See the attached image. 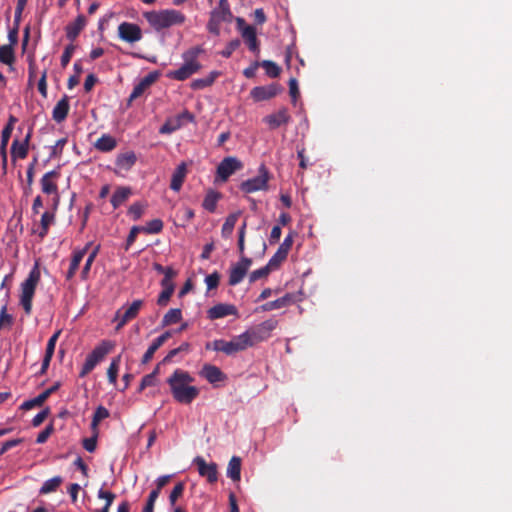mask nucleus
Masks as SVG:
<instances>
[{
    "instance_id": "nucleus-28",
    "label": "nucleus",
    "mask_w": 512,
    "mask_h": 512,
    "mask_svg": "<svg viewBox=\"0 0 512 512\" xmlns=\"http://www.w3.org/2000/svg\"><path fill=\"white\" fill-rule=\"evenodd\" d=\"M186 175H187V166H186L185 162H182L181 164H179L176 167L175 171L172 174L170 188L173 191L178 192L184 183Z\"/></svg>"
},
{
    "instance_id": "nucleus-55",
    "label": "nucleus",
    "mask_w": 512,
    "mask_h": 512,
    "mask_svg": "<svg viewBox=\"0 0 512 512\" xmlns=\"http://www.w3.org/2000/svg\"><path fill=\"white\" fill-rule=\"evenodd\" d=\"M54 431V426L53 424H49L43 431H41L37 438H36V443L37 444H43L47 441V439L50 437V435L53 433Z\"/></svg>"
},
{
    "instance_id": "nucleus-31",
    "label": "nucleus",
    "mask_w": 512,
    "mask_h": 512,
    "mask_svg": "<svg viewBox=\"0 0 512 512\" xmlns=\"http://www.w3.org/2000/svg\"><path fill=\"white\" fill-rule=\"evenodd\" d=\"M137 157L133 151L119 154L116 158L115 164L117 168L122 171H129L136 163Z\"/></svg>"
},
{
    "instance_id": "nucleus-51",
    "label": "nucleus",
    "mask_w": 512,
    "mask_h": 512,
    "mask_svg": "<svg viewBox=\"0 0 512 512\" xmlns=\"http://www.w3.org/2000/svg\"><path fill=\"white\" fill-rule=\"evenodd\" d=\"M75 49H76V46L73 44H69L65 47L64 52L61 56V66L62 67H66L68 65Z\"/></svg>"
},
{
    "instance_id": "nucleus-36",
    "label": "nucleus",
    "mask_w": 512,
    "mask_h": 512,
    "mask_svg": "<svg viewBox=\"0 0 512 512\" xmlns=\"http://www.w3.org/2000/svg\"><path fill=\"white\" fill-rule=\"evenodd\" d=\"M219 76V72L217 71H212L207 77L205 78H200V79H195L191 82V88L194 89V90H201V89H204L206 87H209L211 86L216 78Z\"/></svg>"
},
{
    "instance_id": "nucleus-23",
    "label": "nucleus",
    "mask_w": 512,
    "mask_h": 512,
    "mask_svg": "<svg viewBox=\"0 0 512 512\" xmlns=\"http://www.w3.org/2000/svg\"><path fill=\"white\" fill-rule=\"evenodd\" d=\"M291 117L286 108L280 109L278 112L270 114L264 118L265 123L269 125L271 129H276L281 125H285L290 121Z\"/></svg>"
},
{
    "instance_id": "nucleus-9",
    "label": "nucleus",
    "mask_w": 512,
    "mask_h": 512,
    "mask_svg": "<svg viewBox=\"0 0 512 512\" xmlns=\"http://www.w3.org/2000/svg\"><path fill=\"white\" fill-rule=\"evenodd\" d=\"M278 321L275 319H268L262 323L247 329L244 333L249 338L251 347L259 342L266 341L271 337V333L276 329Z\"/></svg>"
},
{
    "instance_id": "nucleus-48",
    "label": "nucleus",
    "mask_w": 512,
    "mask_h": 512,
    "mask_svg": "<svg viewBox=\"0 0 512 512\" xmlns=\"http://www.w3.org/2000/svg\"><path fill=\"white\" fill-rule=\"evenodd\" d=\"M100 250V245H97L93 251L90 253V255L88 256L87 260H86V263L82 269V272H81V275H82V278L85 279L90 271V268H91V265L92 263L94 262L98 252Z\"/></svg>"
},
{
    "instance_id": "nucleus-25",
    "label": "nucleus",
    "mask_w": 512,
    "mask_h": 512,
    "mask_svg": "<svg viewBox=\"0 0 512 512\" xmlns=\"http://www.w3.org/2000/svg\"><path fill=\"white\" fill-rule=\"evenodd\" d=\"M172 336L170 331L164 332L162 335L154 339L147 351L142 357V364H147L154 356L155 352Z\"/></svg>"
},
{
    "instance_id": "nucleus-13",
    "label": "nucleus",
    "mask_w": 512,
    "mask_h": 512,
    "mask_svg": "<svg viewBox=\"0 0 512 512\" xmlns=\"http://www.w3.org/2000/svg\"><path fill=\"white\" fill-rule=\"evenodd\" d=\"M118 36L128 43H135L142 39L143 34L139 25L130 22H122L118 26Z\"/></svg>"
},
{
    "instance_id": "nucleus-49",
    "label": "nucleus",
    "mask_w": 512,
    "mask_h": 512,
    "mask_svg": "<svg viewBox=\"0 0 512 512\" xmlns=\"http://www.w3.org/2000/svg\"><path fill=\"white\" fill-rule=\"evenodd\" d=\"M271 272L272 270L267 265H265L264 267L251 272L249 275V281L253 283L261 278L267 277Z\"/></svg>"
},
{
    "instance_id": "nucleus-54",
    "label": "nucleus",
    "mask_w": 512,
    "mask_h": 512,
    "mask_svg": "<svg viewBox=\"0 0 512 512\" xmlns=\"http://www.w3.org/2000/svg\"><path fill=\"white\" fill-rule=\"evenodd\" d=\"M239 46L240 40L234 39L226 45L224 50L221 51V55L225 58H229Z\"/></svg>"
},
{
    "instance_id": "nucleus-58",
    "label": "nucleus",
    "mask_w": 512,
    "mask_h": 512,
    "mask_svg": "<svg viewBox=\"0 0 512 512\" xmlns=\"http://www.w3.org/2000/svg\"><path fill=\"white\" fill-rule=\"evenodd\" d=\"M50 413V409L49 407H46L45 409H43L42 411H40L38 414H36L34 416V418L32 419V425L34 427H38L40 426L44 421L45 419L48 417Z\"/></svg>"
},
{
    "instance_id": "nucleus-21",
    "label": "nucleus",
    "mask_w": 512,
    "mask_h": 512,
    "mask_svg": "<svg viewBox=\"0 0 512 512\" xmlns=\"http://www.w3.org/2000/svg\"><path fill=\"white\" fill-rule=\"evenodd\" d=\"M31 138V131L27 133L24 140L20 142L15 139L11 146V157L15 161L16 159H25L28 155L29 141Z\"/></svg>"
},
{
    "instance_id": "nucleus-3",
    "label": "nucleus",
    "mask_w": 512,
    "mask_h": 512,
    "mask_svg": "<svg viewBox=\"0 0 512 512\" xmlns=\"http://www.w3.org/2000/svg\"><path fill=\"white\" fill-rule=\"evenodd\" d=\"M41 272L39 261H36L30 270L28 277L21 283V293L19 304L23 308L25 314L30 316L32 313V302L35 295L37 285L40 282Z\"/></svg>"
},
{
    "instance_id": "nucleus-29",
    "label": "nucleus",
    "mask_w": 512,
    "mask_h": 512,
    "mask_svg": "<svg viewBox=\"0 0 512 512\" xmlns=\"http://www.w3.org/2000/svg\"><path fill=\"white\" fill-rule=\"evenodd\" d=\"M90 246H91V242L87 243L82 250L74 252V254L72 256V259H71V262H70L69 269H68L67 274H66V279L67 280H71L74 277L76 271L79 268V265H80L83 257L87 253V251H88Z\"/></svg>"
},
{
    "instance_id": "nucleus-41",
    "label": "nucleus",
    "mask_w": 512,
    "mask_h": 512,
    "mask_svg": "<svg viewBox=\"0 0 512 512\" xmlns=\"http://www.w3.org/2000/svg\"><path fill=\"white\" fill-rule=\"evenodd\" d=\"M110 416V412L108 411L107 408H105L104 406L100 405L96 408L94 414H93V417H92V422H91V428L96 431L97 428H98V425L99 423L108 418Z\"/></svg>"
},
{
    "instance_id": "nucleus-53",
    "label": "nucleus",
    "mask_w": 512,
    "mask_h": 512,
    "mask_svg": "<svg viewBox=\"0 0 512 512\" xmlns=\"http://www.w3.org/2000/svg\"><path fill=\"white\" fill-rule=\"evenodd\" d=\"M174 291H172L171 288L163 289L162 292L159 294L157 299V304L159 306H166L173 295Z\"/></svg>"
},
{
    "instance_id": "nucleus-33",
    "label": "nucleus",
    "mask_w": 512,
    "mask_h": 512,
    "mask_svg": "<svg viewBox=\"0 0 512 512\" xmlns=\"http://www.w3.org/2000/svg\"><path fill=\"white\" fill-rule=\"evenodd\" d=\"M131 194V188L118 187L113 193L110 202L114 208H118L128 200Z\"/></svg>"
},
{
    "instance_id": "nucleus-62",
    "label": "nucleus",
    "mask_w": 512,
    "mask_h": 512,
    "mask_svg": "<svg viewBox=\"0 0 512 512\" xmlns=\"http://www.w3.org/2000/svg\"><path fill=\"white\" fill-rule=\"evenodd\" d=\"M97 445V434L90 438H85L83 440V447L88 452H94Z\"/></svg>"
},
{
    "instance_id": "nucleus-11",
    "label": "nucleus",
    "mask_w": 512,
    "mask_h": 512,
    "mask_svg": "<svg viewBox=\"0 0 512 512\" xmlns=\"http://www.w3.org/2000/svg\"><path fill=\"white\" fill-rule=\"evenodd\" d=\"M243 168V163L236 157H225L217 166V178L225 182L231 175Z\"/></svg>"
},
{
    "instance_id": "nucleus-17",
    "label": "nucleus",
    "mask_w": 512,
    "mask_h": 512,
    "mask_svg": "<svg viewBox=\"0 0 512 512\" xmlns=\"http://www.w3.org/2000/svg\"><path fill=\"white\" fill-rule=\"evenodd\" d=\"M238 314V310L233 304L219 303L208 309L207 317L210 320H216L220 318H224L229 315L236 316Z\"/></svg>"
},
{
    "instance_id": "nucleus-7",
    "label": "nucleus",
    "mask_w": 512,
    "mask_h": 512,
    "mask_svg": "<svg viewBox=\"0 0 512 512\" xmlns=\"http://www.w3.org/2000/svg\"><path fill=\"white\" fill-rule=\"evenodd\" d=\"M232 17L230 6L227 0H219L217 8L210 13V19L207 23V29L210 33L218 36L220 34V25L222 22H229Z\"/></svg>"
},
{
    "instance_id": "nucleus-45",
    "label": "nucleus",
    "mask_w": 512,
    "mask_h": 512,
    "mask_svg": "<svg viewBox=\"0 0 512 512\" xmlns=\"http://www.w3.org/2000/svg\"><path fill=\"white\" fill-rule=\"evenodd\" d=\"M14 318L7 313V305L5 304L0 310V330L5 327L10 328L13 325Z\"/></svg>"
},
{
    "instance_id": "nucleus-42",
    "label": "nucleus",
    "mask_w": 512,
    "mask_h": 512,
    "mask_svg": "<svg viewBox=\"0 0 512 512\" xmlns=\"http://www.w3.org/2000/svg\"><path fill=\"white\" fill-rule=\"evenodd\" d=\"M220 198V194L216 191L210 190L204 200H203V207L209 211L213 212L216 208V204Z\"/></svg>"
},
{
    "instance_id": "nucleus-57",
    "label": "nucleus",
    "mask_w": 512,
    "mask_h": 512,
    "mask_svg": "<svg viewBox=\"0 0 512 512\" xmlns=\"http://www.w3.org/2000/svg\"><path fill=\"white\" fill-rule=\"evenodd\" d=\"M99 499L105 500V505L108 507H111L113 501L116 498V495L111 491H105L103 489H100L97 494Z\"/></svg>"
},
{
    "instance_id": "nucleus-8",
    "label": "nucleus",
    "mask_w": 512,
    "mask_h": 512,
    "mask_svg": "<svg viewBox=\"0 0 512 512\" xmlns=\"http://www.w3.org/2000/svg\"><path fill=\"white\" fill-rule=\"evenodd\" d=\"M270 178L271 175L269 170L264 164H261L258 169V175L243 181L239 188L245 194H250L257 191H266L268 190V182Z\"/></svg>"
},
{
    "instance_id": "nucleus-1",
    "label": "nucleus",
    "mask_w": 512,
    "mask_h": 512,
    "mask_svg": "<svg viewBox=\"0 0 512 512\" xmlns=\"http://www.w3.org/2000/svg\"><path fill=\"white\" fill-rule=\"evenodd\" d=\"M194 378L185 370L176 369L167 379L170 392L175 401L190 404L199 396V389L191 385Z\"/></svg>"
},
{
    "instance_id": "nucleus-56",
    "label": "nucleus",
    "mask_w": 512,
    "mask_h": 512,
    "mask_svg": "<svg viewBox=\"0 0 512 512\" xmlns=\"http://www.w3.org/2000/svg\"><path fill=\"white\" fill-rule=\"evenodd\" d=\"M24 442L23 438L11 439L2 444L0 448V456L6 453L9 449L16 447Z\"/></svg>"
},
{
    "instance_id": "nucleus-39",
    "label": "nucleus",
    "mask_w": 512,
    "mask_h": 512,
    "mask_svg": "<svg viewBox=\"0 0 512 512\" xmlns=\"http://www.w3.org/2000/svg\"><path fill=\"white\" fill-rule=\"evenodd\" d=\"M63 479L61 476H55L51 479L46 480L42 487L40 488V494H49L51 492H55L58 487L61 485Z\"/></svg>"
},
{
    "instance_id": "nucleus-16",
    "label": "nucleus",
    "mask_w": 512,
    "mask_h": 512,
    "mask_svg": "<svg viewBox=\"0 0 512 512\" xmlns=\"http://www.w3.org/2000/svg\"><path fill=\"white\" fill-rule=\"evenodd\" d=\"M200 476L205 477L209 483H215L218 480L217 464L214 462L207 463L202 457L198 456L194 459Z\"/></svg>"
},
{
    "instance_id": "nucleus-50",
    "label": "nucleus",
    "mask_w": 512,
    "mask_h": 512,
    "mask_svg": "<svg viewBox=\"0 0 512 512\" xmlns=\"http://www.w3.org/2000/svg\"><path fill=\"white\" fill-rule=\"evenodd\" d=\"M61 334V330L56 331L48 340L45 355L53 357L57 340Z\"/></svg>"
},
{
    "instance_id": "nucleus-60",
    "label": "nucleus",
    "mask_w": 512,
    "mask_h": 512,
    "mask_svg": "<svg viewBox=\"0 0 512 512\" xmlns=\"http://www.w3.org/2000/svg\"><path fill=\"white\" fill-rule=\"evenodd\" d=\"M67 143V138L59 139L52 147L50 157H58L62 154L63 148Z\"/></svg>"
},
{
    "instance_id": "nucleus-37",
    "label": "nucleus",
    "mask_w": 512,
    "mask_h": 512,
    "mask_svg": "<svg viewBox=\"0 0 512 512\" xmlns=\"http://www.w3.org/2000/svg\"><path fill=\"white\" fill-rule=\"evenodd\" d=\"M182 320V311L179 308L170 309L162 319V326H169L172 324H176Z\"/></svg>"
},
{
    "instance_id": "nucleus-26",
    "label": "nucleus",
    "mask_w": 512,
    "mask_h": 512,
    "mask_svg": "<svg viewBox=\"0 0 512 512\" xmlns=\"http://www.w3.org/2000/svg\"><path fill=\"white\" fill-rule=\"evenodd\" d=\"M87 20L84 15L80 14L77 16L74 22L69 23L66 26V36L69 40L74 41L80 32L85 28Z\"/></svg>"
},
{
    "instance_id": "nucleus-44",
    "label": "nucleus",
    "mask_w": 512,
    "mask_h": 512,
    "mask_svg": "<svg viewBox=\"0 0 512 512\" xmlns=\"http://www.w3.org/2000/svg\"><path fill=\"white\" fill-rule=\"evenodd\" d=\"M260 65L265 69L266 74L271 78H276L281 72V68L271 60H264Z\"/></svg>"
},
{
    "instance_id": "nucleus-34",
    "label": "nucleus",
    "mask_w": 512,
    "mask_h": 512,
    "mask_svg": "<svg viewBox=\"0 0 512 512\" xmlns=\"http://www.w3.org/2000/svg\"><path fill=\"white\" fill-rule=\"evenodd\" d=\"M95 148L101 152H110L117 146V141L109 134H103L94 144Z\"/></svg>"
},
{
    "instance_id": "nucleus-20",
    "label": "nucleus",
    "mask_w": 512,
    "mask_h": 512,
    "mask_svg": "<svg viewBox=\"0 0 512 512\" xmlns=\"http://www.w3.org/2000/svg\"><path fill=\"white\" fill-rule=\"evenodd\" d=\"M163 226H132L130 233L126 239V243L124 245L125 251H128L131 245L135 242L137 235L140 232H144L146 234H158L161 232Z\"/></svg>"
},
{
    "instance_id": "nucleus-64",
    "label": "nucleus",
    "mask_w": 512,
    "mask_h": 512,
    "mask_svg": "<svg viewBox=\"0 0 512 512\" xmlns=\"http://www.w3.org/2000/svg\"><path fill=\"white\" fill-rule=\"evenodd\" d=\"M282 259H280V257L277 255V254H274L270 260L268 261V263L266 264L272 271H275L277 270L280 265L282 264Z\"/></svg>"
},
{
    "instance_id": "nucleus-46",
    "label": "nucleus",
    "mask_w": 512,
    "mask_h": 512,
    "mask_svg": "<svg viewBox=\"0 0 512 512\" xmlns=\"http://www.w3.org/2000/svg\"><path fill=\"white\" fill-rule=\"evenodd\" d=\"M190 351V344L188 342L182 343L179 347L172 349L168 352V354L164 357L163 362H170L172 359L181 352L188 353Z\"/></svg>"
},
{
    "instance_id": "nucleus-27",
    "label": "nucleus",
    "mask_w": 512,
    "mask_h": 512,
    "mask_svg": "<svg viewBox=\"0 0 512 512\" xmlns=\"http://www.w3.org/2000/svg\"><path fill=\"white\" fill-rule=\"evenodd\" d=\"M182 118H187L189 120L193 119L192 114L189 112H184L181 115H178L174 119H168L160 128L159 132L161 134H170L176 130H178L182 125Z\"/></svg>"
},
{
    "instance_id": "nucleus-12",
    "label": "nucleus",
    "mask_w": 512,
    "mask_h": 512,
    "mask_svg": "<svg viewBox=\"0 0 512 512\" xmlns=\"http://www.w3.org/2000/svg\"><path fill=\"white\" fill-rule=\"evenodd\" d=\"M238 29L241 31L242 38L247 44L250 51L259 53V41L256 35V29L251 25H245V21L242 18L237 19Z\"/></svg>"
},
{
    "instance_id": "nucleus-19",
    "label": "nucleus",
    "mask_w": 512,
    "mask_h": 512,
    "mask_svg": "<svg viewBox=\"0 0 512 512\" xmlns=\"http://www.w3.org/2000/svg\"><path fill=\"white\" fill-rule=\"evenodd\" d=\"M159 78V73L154 71L147 74L144 78H142L138 84H136L133 88V91L130 94L129 99L134 100L140 97L156 80Z\"/></svg>"
},
{
    "instance_id": "nucleus-2",
    "label": "nucleus",
    "mask_w": 512,
    "mask_h": 512,
    "mask_svg": "<svg viewBox=\"0 0 512 512\" xmlns=\"http://www.w3.org/2000/svg\"><path fill=\"white\" fill-rule=\"evenodd\" d=\"M143 17L156 31H160L175 25H182L186 21V16L182 12L175 9L147 11L143 13Z\"/></svg>"
},
{
    "instance_id": "nucleus-38",
    "label": "nucleus",
    "mask_w": 512,
    "mask_h": 512,
    "mask_svg": "<svg viewBox=\"0 0 512 512\" xmlns=\"http://www.w3.org/2000/svg\"><path fill=\"white\" fill-rule=\"evenodd\" d=\"M145 208H146V204L144 202L133 203L127 211L129 220L133 221V222L138 221L141 218V216L143 215Z\"/></svg>"
},
{
    "instance_id": "nucleus-52",
    "label": "nucleus",
    "mask_w": 512,
    "mask_h": 512,
    "mask_svg": "<svg viewBox=\"0 0 512 512\" xmlns=\"http://www.w3.org/2000/svg\"><path fill=\"white\" fill-rule=\"evenodd\" d=\"M220 275L218 272H213L209 274L205 278V283L207 285L208 290L216 289L219 285Z\"/></svg>"
},
{
    "instance_id": "nucleus-35",
    "label": "nucleus",
    "mask_w": 512,
    "mask_h": 512,
    "mask_svg": "<svg viewBox=\"0 0 512 512\" xmlns=\"http://www.w3.org/2000/svg\"><path fill=\"white\" fill-rule=\"evenodd\" d=\"M227 476L234 482L240 481L241 478V458L233 456L227 467Z\"/></svg>"
},
{
    "instance_id": "nucleus-18",
    "label": "nucleus",
    "mask_w": 512,
    "mask_h": 512,
    "mask_svg": "<svg viewBox=\"0 0 512 512\" xmlns=\"http://www.w3.org/2000/svg\"><path fill=\"white\" fill-rule=\"evenodd\" d=\"M60 386V382H55L54 385L40 393L37 397L23 402L21 409L30 410L34 407L42 406V404L50 397V395L55 393L60 388Z\"/></svg>"
},
{
    "instance_id": "nucleus-40",
    "label": "nucleus",
    "mask_w": 512,
    "mask_h": 512,
    "mask_svg": "<svg viewBox=\"0 0 512 512\" xmlns=\"http://www.w3.org/2000/svg\"><path fill=\"white\" fill-rule=\"evenodd\" d=\"M121 355L113 358L108 369H107V377L110 384L115 385L117 382V376L119 371Z\"/></svg>"
},
{
    "instance_id": "nucleus-6",
    "label": "nucleus",
    "mask_w": 512,
    "mask_h": 512,
    "mask_svg": "<svg viewBox=\"0 0 512 512\" xmlns=\"http://www.w3.org/2000/svg\"><path fill=\"white\" fill-rule=\"evenodd\" d=\"M114 348V343L109 340L101 341L85 359V362L79 373V377L83 378L88 375L98 363H100L107 354Z\"/></svg>"
},
{
    "instance_id": "nucleus-15",
    "label": "nucleus",
    "mask_w": 512,
    "mask_h": 512,
    "mask_svg": "<svg viewBox=\"0 0 512 512\" xmlns=\"http://www.w3.org/2000/svg\"><path fill=\"white\" fill-rule=\"evenodd\" d=\"M281 91H282L281 86H279L276 83H272L267 86L254 87L251 90L250 95L255 101L259 102V101L269 100V99L275 97Z\"/></svg>"
},
{
    "instance_id": "nucleus-30",
    "label": "nucleus",
    "mask_w": 512,
    "mask_h": 512,
    "mask_svg": "<svg viewBox=\"0 0 512 512\" xmlns=\"http://www.w3.org/2000/svg\"><path fill=\"white\" fill-rule=\"evenodd\" d=\"M201 375L210 383H216L225 379L224 373L216 366L205 364L202 368Z\"/></svg>"
},
{
    "instance_id": "nucleus-14",
    "label": "nucleus",
    "mask_w": 512,
    "mask_h": 512,
    "mask_svg": "<svg viewBox=\"0 0 512 512\" xmlns=\"http://www.w3.org/2000/svg\"><path fill=\"white\" fill-rule=\"evenodd\" d=\"M252 260L246 256H242L241 259L230 269L228 284L235 286L239 284L246 276Z\"/></svg>"
},
{
    "instance_id": "nucleus-4",
    "label": "nucleus",
    "mask_w": 512,
    "mask_h": 512,
    "mask_svg": "<svg viewBox=\"0 0 512 512\" xmlns=\"http://www.w3.org/2000/svg\"><path fill=\"white\" fill-rule=\"evenodd\" d=\"M203 52L200 46L192 47L185 51L182 55L184 64L177 70L170 71L167 76L177 81H184L192 74L201 69V64L198 62V56Z\"/></svg>"
},
{
    "instance_id": "nucleus-61",
    "label": "nucleus",
    "mask_w": 512,
    "mask_h": 512,
    "mask_svg": "<svg viewBox=\"0 0 512 512\" xmlns=\"http://www.w3.org/2000/svg\"><path fill=\"white\" fill-rule=\"evenodd\" d=\"M289 94L292 98V102L295 103L300 94L298 82L295 78L289 80Z\"/></svg>"
},
{
    "instance_id": "nucleus-43",
    "label": "nucleus",
    "mask_w": 512,
    "mask_h": 512,
    "mask_svg": "<svg viewBox=\"0 0 512 512\" xmlns=\"http://www.w3.org/2000/svg\"><path fill=\"white\" fill-rule=\"evenodd\" d=\"M15 60L14 50L11 45L0 47V62L11 65Z\"/></svg>"
},
{
    "instance_id": "nucleus-32",
    "label": "nucleus",
    "mask_w": 512,
    "mask_h": 512,
    "mask_svg": "<svg viewBox=\"0 0 512 512\" xmlns=\"http://www.w3.org/2000/svg\"><path fill=\"white\" fill-rule=\"evenodd\" d=\"M292 303H293V296L291 294L287 293L284 296H282L276 300L269 301V302L263 304L261 306V310L262 311H272V310H276V309H281V308L289 306Z\"/></svg>"
},
{
    "instance_id": "nucleus-59",
    "label": "nucleus",
    "mask_w": 512,
    "mask_h": 512,
    "mask_svg": "<svg viewBox=\"0 0 512 512\" xmlns=\"http://www.w3.org/2000/svg\"><path fill=\"white\" fill-rule=\"evenodd\" d=\"M156 385V378L153 375L147 374L145 375L138 388V392H142L145 388L155 386Z\"/></svg>"
},
{
    "instance_id": "nucleus-10",
    "label": "nucleus",
    "mask_w": 512,
    "mask_h": 512,
    "mask_svg": "<svg viewBox=\"0 0 512 512\" xmlns=\"http://www.w3.org/2000/svg\"><path fill=\"white\" fill-rule=\"evenodd\" d=\"M144 305V301L141 299L134 300L129 306H122L118 309L112 319L113 322H116V331H120L128 322L134 320L141 308Z\"/></svg>"
},
{
    "instance_id": "nucleus-5",
    "label": "nucleus",
    "mask_w": 512,
    "mask_h": 512,
    "mask_svg": "<svg viewBox=\"0 0 512 512\" xmlns=\"http://www.w3.org/2000/svg\"><path fill=\"white\" fill-rule=\"evenodd\" d=\"M251 347L249 338L243 332L242 334L233 337L230 341L223 339L214 340L212 343L206 344V349H213L214 351L223 352L226 355H233L238 352L244 351Z\"/></svg>"
},
{
    "instance_id": "nucleus-47",
    "label": "nucleus",
    "mask_w": 512,
    "mask_h": 512,
    "mask_svg": "<svg viewBox=\"0 0 512 512\" xmlns=\"http://www.w3.org/2000/svg\"><path fill=\"white\" fill-rule=\"evenodd\" d=\"M184 490L185 484L183 482H179L174 486L173 490L169 495V502L172 507L175 506L178 498H180L183 495Z\"/></svg>"
},
{
    "instance_id": "nucleus-24",
    "label": "nucleus",
    "mask_w": 512,
    "mask_h": 512,
    "mask_svg": "<svg viewBox=\"0 0 512 512\" xmlns=\"http://www.w3.org/2000/svg\"><path fill=\"white\" fill-rule=\"evenodd\" d=\"M70 105H69V97L64 95L55 105L52 111V118L55 122L61 123L63 122L69 113Z\"/></svg>"
},
{
    "instance_id": "nucleus-63",
    "label": "nucleus",
    "mask_w": 512,
    "mask_h": 512,
    "mask_svg": "<svg viewBox=\"0 0 512 512\" xmlns=\"http://www.w3.org/2000/svg\"><path fill=\"white\" fill-rule=\"evenodd\" d=\"M245 227L246 226H241V228L239 230V235H238V250H239L241 257L244 256V250H245Z\"/></svg>"
},
{
    "instance_id": "nucleus-22",
    "label": "nucleus",
    "mask_w": 512,
    "mask_h": 512,
    "mask_svg": "<svg viewBox=\"0 0 512 512\" xmlns=\"http://www.w3.org/2000/svg\"><path fill=\"white\" fill-rule=\"evenodd\" d=\"M59 176L60 172L58 170L45 173L40 181L42 192L48 195L57 193L58 187L54 180L59 178Z\"/></svg>"
}]
</instances>
